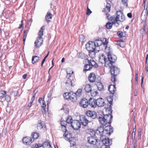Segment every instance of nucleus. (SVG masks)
<instances>
[{
	"label": "nucleus",
	"instance_id": "obj_1",
	"mask_svg": "<svg viewBox=\"0 0 148 148\" xmlns=\"http://www.w3.org/2000/svg\"><path fill=\"white\" fill-rule=\"evenodd\" d=\"M102 58L103 60L101 63H104L105 66L110 67L111 75H117L119 73V68L112 65L113 63L116 61V58L115 56L108 54L107 59L103 56L102 57Z\"/></svg>",
	"mask_w": 148,
	"mask_h": 148
},
{
	"label": "nucleus",
	"instance_id": "obj_2",
	"mask_svg": "<svg viewBox=\"0 0 148 148\" xmlns=\"http://www.w3.org/2000/svg\"><path fill=\"white\" fill-rule=\"evenodd\" d=\"M102 41L101 40H95L94 42L89 41L86 45V48L88 51H99V47L102 44Z\"/></svg>",
	"mask_w": 148,
	"mask_h": 148
},
{
	"label": "nucleus",
	"instance_id": "obj_3",
	"mask_svg": "<svg viewBox=\"0 0 148 148\" xmlns=\"http://www.w3.org/2000/svg\"><path fill=\"white\" fill-rule=\"evenodd\" d=\"M143 1V5L144 6V9L142 13L141 17V23L143 25V28L141 29L140 32L143 34L145 33V27L147 25V19L148 16V11L147 8L145 9V2Z\"/></svg>",
	"mask_w": 148,
	"mask_h": 148
},
{
	"label": "nucleus",
	"instance_id": "obj_4",
	"mask_svg": "<svg viewBox=\"0 0 148 148\" xmlns=\"http://www.w3.org/2000/svg\"><path fill=\"white\" fill-rule=\"evenodd\" d=\"M44 29V27H42L38 33V36L34 42L35 46L36 48H39L43 43V41L42 36L43 34Z\"/></svg>",
	"mask_w": 148,
	"mask_h": 148
},
{
	"label": "nucleus",
	"instance_id": "obj_5",
	"mask_svg": "<svg viewBox=\"0 0 148 148\" xmlns=\"http://www.w3.org/2000/svg\"><path fill=\"white\" fill-rule=\"evenodd\" d=\"M101 139L103 145H102L101 148H109L110 146L112 144L111 140L106 137H103Z\"/></svg>",
	"mask_w": 148,
	"mask_h": 148
},
{
	"label": "nucleus",
	"instance_id": "obj_6",
	"mask_svg": "<svg viewBox=\"0 0 148 148\" xmlns=\"http://www.w3.org/2000/svg\"><path fill=\"white\" fill-rule=\"evenodd\" d=\"M116 17L119 21L123 22L125 20V16L121 11H117L116 12Z\"/></svg>",
	"mask_w": 148,
	"mask_h": 148
},
{
	"label": "nucleus",
	"instance_id": "obj_7",
	"mask_svg": "<svg viewBox=\"0 0 148 148\" xmlns=\"http://www.w3.org/2000/svg\"><path fill=\"white\" fill-rule=\"evenodd\" d=\"M86 63H88L92 68L93 67L95 68H97L98 66V64L96 63L94 59H86L84 61Z\"/></svg>",
	"mask_w": 148,
	"mask_h": 148
},
{
	"label": "nucleus",
	"instance_id": "obj_8",
	"mask_svg": "<svg viewBox=\"0 0 148 148\" xmlns=\"http://www.w3.org/2000/svg\"><path fill=\"white\" fill-rule=\"evenodd\" d=\"M71 126L74 129L77 130L80 127L81 124L78 121L74 120L72 121Z\"/></svg>",
	"mask_w": 148,
	"mask_h": 148
},
{
	"label": "nucleus",
	"instance_id": "obj_9",
	"mask_svg": "<svg viewBox=\"0 0 148 148\" xmlns=\"http://www.w3.org/2000/svg\"><path fill=\"white\" fill-rule=\"evenodd\" d=\"M104 119H105L106 123L107 124H110L112 122V119L113 117L112 116L109 114L104 115L103 116Z\"/></svg>",
	"mask_w": 148,
	"mask_h": 148
},
{
	"label": "nucleus",
	"instance_id": "obj_10",
	"mask_svg": "<svg viewBox=\"0 0 148 148\" xmlns=\"http://www.w3.org/2000/svg\"><path fill=\"white\" fill-rule=\"evenodd\" d=\"M86 114L88 116L91 117L93 119L96 118L97 116L96 113L95 112L90 110L87 111Z\"/></svg>",
	"mask_w": 148,
	"mask_h": 148
},
{
	"label": "nucleus",
	"instance_id": "obj_11",
	"mask_svg": "<svg viewBox=\"0 0 148 148\" xmlns=\"http://www.w3.org/2000/svg\"><path fill=\"white\" fill-rule=\"evenodd\" d=\"M65 137V139L67 140L71 141V140H74L72 138V134L71 133H69L66 131L64 135Z\"/></svg>",
	"mask_w": 148,
	"mask_h": 148
},
{
	"label": "nucleus",
	"instance_id": "obj_12",
	"mask_svg": "<svg viewBox=\"0 0 148 148\" xmlns=\"http://www.w3.org/2000/svg\"><path fill=\"white\" fill-rule=\"evenodd\" d=\"M96 101L98 107H103L105 105L104 99L101 98L97 99Z\"/></svg>",
	"mask_w": 148,
	"mask_h": 148
},
{
	"label": "nucleus",
	"instance_id": "obj_13",
	"mask_svg": "<svg viewBox=\"0 0 148 148\" xmlns=\"http://www.w3.org/2000/svg\"><path fill=\"white\" fill-rule=\"evenodd\" d=\"M112 97L111 96L110 97H108L107 98L108 101V102L109 103L110 105H109V107H105V109L106 110L109 111H110L111 110L112 108V102L113 101V99L112 98Z\"/></svg>",
	"mask_w": 148,
	"mask_h": 148
},
{
	"label": "nucleus",
	"instance_id": "obj_14",
	"mask_svg": "<svg viewBox=\"0 0 148 148\" xmlns=\"http://www.w3.org/2000/svg\"><path fill=\"white\" fill-rule=\"evenodd\" d=\"M80 104L82 107L86 108L88 106L89 101L86 99H83L81 101Z\"/></svg>",
	"mask_w": 148,
	"mask_h": 148
},
{
	"label": "nucleus",
	"instance_id": "obj_15",
	"mask_svg": "<svg viewBox=\"0 0 148 148\" xmlns=\"http://www.w3.org/2000/svg\"><path fill=\"white\" fill-rule=\"evenodd\" d=\"M23 141L24 144L27 145L31 144L33 141L32 139L28 137L24 138L23 139Z\"/></svg>",
	"mask_w": 148,
	"mask_h": 148
},
{
	"label": "nucleus",
	"instance_id": "obj_16",
	"mask_svg": "<svg viewBox=\"0 0 148 148\" xmlns=\"http://www.w3.org/2000/svg\"><path fill=\"white\" fill-rule=\"evenodd\" d=\"M88 142L90 144L95 145L97 142V139L95 138L92 136L88 137L87 138Z\"/></svg>",
	"mask_w": 148,
	"mask_h": 148
},
{
	"label": "nucleus",
	"instance_id": "obj_17",
	"mask_svg": "<svg viewBox=\"0 0 148 148\" xmlns=\"http://www.w3.org/2000/svg\"><path fill=\"white\" fill-rule=\"evenodd\" d=\"M92 107L95 108L97 106L96 99H90L89 100V105Z\"/></svg>",
	"mask_w": 148,
	"mask_h": 148
},
{
	"label": "nucleus",
	"instance_id": "obj_18",
	"mask_svg": "<svg viewBox=\"0 0 148 148\" xmlns=\"http://www.w3.org/2000/svg\"><path fill=\"white\" fill-rule=\"evenodd\" d=\"M108 90L109 91L110 93L112 95H113L115 91L116 90L115 85H110L108 87Z\"/></svg>",
	"mask_w": 148,
	"mask_h": 148
},
{
	"label": "nucleus",
	"instance_id": "obj_19",
	"mask_svg": "<svg viewBox=\"0 0 148 148\" xmlns=\"http://www.w3.org/2000/svg\"><path fill=\"white\" fill-rule=\"evenodd\" d=\"M88 79L89 81L91 82H95L96 77L95 74L93 73H91L89 75Z\"/></svg>",
	"mask_w": 148,
	"mask_h": 148
},
{
	"label": "nucleus",
	"instance_id": "obj_20",
	"mask_svg": "<svg viewBox=\"0 0 148 148\" xmlns=\"http://www.w3.org/2000/svg\"><path fill=\"white\" fill-rule=\"evenodd\" d=\"M77 57L79 58L84 59L83 60V63L84 64H85L86 62L84 61L86 59H88L87 55L83 53H79Z\"/></svg>",
	"mask_w": 148,
	"mask_h": 148
},
{
	"label": "nucleus",
	"instance_id": "obj_21",
	"mask_svg": "<svg viewBox=\"0 0 148 148\" xmlns=\"http://www.w3.org/2000/svg\"><path fill=\"white\" fill-rule=\"evenodd\" d=\"M52 17V15L49 12H48L45 17V19L47 23L50 22Z\"/></svg>",
	"mask_w": 148,
	"mask_h": 148
},
{
	"label": "nucleus",
	"instance_id": "obj_22",
	"mask_svg": "<svg viewBox=\"0 0 148 148\" xmlns=\"http://www.w3.org/2000/svg\"><path fill=\"white\" fill-rule=\"evenodd\" d=\"M96 133L98 134H99L101 136V135H103L104 134V129L103 127L101 126L97 128Z\"/></svg>",
	"mask_w": 148,
	"mask_h": 148
},
{
	"label": "nucleus",
	"instance_id": "obj_23",
	"mask_svg": "<svg viewBox=\"0 0 148 148\" xmlns=\"http://www.w3.org/2000/svg\"><path fill=\"white\" fill-rule=\"evenodd\" d=\"M81 120L82 124L85 126H86L88 123L90 122L85 116H83L82 117Z\"/></svg>",
	"mask_w": 148,
	"mask_h": 148
},
{
	"label": "nucleus",
	"instance_id": "obj_24",
	"mask_svg": "<svg viewBox=\"0 0 148 148\" xmlns=\"http://www.w3.org/2000/svg\"><path fill=\"white\" fill-rule=\"evenodd\" d=\"M99 121L101 124L103 125H105L107 124L105 119H104L103 116H99L98 118Z\"/></svg>",
	"mask_w": 148,
	"mask_h": 148
},
{
	"label": "nucleus",
	"instance_id": "obj_25",
	"mask_svg": "<svg viewBox=\"0 0 148 148\" xmlns=\"http://www.w3.org/2000/svg\"><path fill=\"white\" fill-rule=\"evenodd\" d=\"M117 34L119 37L120 38L121 40L124 41V40L125 39V36H123V32L121 31H118L117 33Z\"/></svg>",
	"mask_w": 148,
	"mask_h": 148
},
{
	"label": "nucleus",
	"instance_id": "obj_26",
	"mask_svg": "<svg viewBox=\"0 0 148 148\" xmlns=\"http://www.w3.org/2000/svg\"><path fill=\"white\" fill-rule=\"evenodd\" d=\"M97 86L98 90L101 91L103 90L104 88L103 84L101 82H98L97 83Z\"/></svg>",
	"mask_w": 148,
	"mask_h": 148
},
{
	"label": "nucleus",
	"instance_id": "obj_27",
	"mask_svg": "<svg viewBox=\"0 0 148 148\" xmlns=\"http://www.w3.org/2000/svg\"><path fill=\"white\" fill-rule=\"evenodd\" d=\"M70 97V100L73 101H75L77 100V96L75 93L71 92V96Z\"/></svg>",
	"mask_w": 148,
	"mask_h": 148
},
{
	"label": "nucleus",
	"instance_id": "obj_28",
	"mask_svg": "<svg viewBox=\"0 0 148 148\" xmlns=\"http://www.w3.org/2000/svg\"><path fill=\"white\" fill-rule=\"evenodd\" d=\"M113 130L111 129L110 127L107 126L106 127L105 129L104 130V133L106 132V133H108L109 135L111 134V132H112Z\"/></svg>",
	"mask_w": 148,
	"mask_h": 148
},
{
	"label": "nucleus",
	"instance_id": "obj_29",
	"mask_svg": "<svg viewBox=\"0 0 148 148\" xmlns=\"http://www.w3.org/2000/svg\"><path fill=\"white\" fill-rule=\"evenodd\" d=\"M98 52L97 51H89V55L90 57H91L92 59H93V58L95 57V53Z\"/></svg>",
	"mask_w": 148,
	"mask_h": 148
},
{
	"label": "nucleus",
	"instance_id": "obj_30",
	"mask_svg": "<svg viewBox=\"0 0 148 148\" xmlns=\"http://www.w3.org/2000/svg\"><path fill=\"white\" fill-rule=\"evenodd\" d=\"M86 64L84 66V71H89L91 70L92 69V67L90 66L88 63H86Z\"/></svg>",
	"mask_w": 148,
	"mask_h": 148
},
{
	"label": "nucleus",
	"instance_id": "obj_31",
	"mask_svg": "<svg viewBox=\"0 0 148 148\" xmlns=\"http://www.w3.org/2000/svg\"><path fill=\"white\" fill-rule=\"evenodd\" d=\"M110 20L112 21V23L115 24L116 23H118V21H119L116 17H115L114 16H112L110 17Z\"/></svg>",
	"mask_w": 148,
	"mask_h": 148
},
{
	"label": "nucleus",
	"instance_id": "obj_32",
	"mask_svg": "<svg viewBox=\"0 0 148 148\" xmlns=\"http://www.w3.org/2000/svg\"><path fill=\"white\" fill-rule=\"evenodd\" d=\"M85 91L86 92H89L92 90V88L90 85L87 84L85 86L84 88Z\"/></svg>",
	"mask_w": 148,
	"mask_h": 148
},
{
	"label": "nucleus",
	"instance_id": "obj_33",
	"mask_svg": "<svg viewBox=\"0 0 148 148\" xmlns=\"http://www.w3.org/2000/svg\"><path fill=\"white\" fill-rule=\"evenodd\" d=\"M42 146L44 148H51V145L49 142H45L42 145Z\"/></svg>",
	"mask_w": 148,
	"mask_h": 148
},
{
	"label": "nucleus",
	"instance_id": "obj_34",
	"mask_svg": "<svg viewBox=\"0 0 148 148\" xmlns=\"http://www.w3.org/2000/svg\"><path fill=\"white\" fill-rule=\"evenodd\" d=\"M111 6L110 3H107L106 7L104 9V10L106 12H110V10Z\"/></svg>",
	"mask_w": 148,
	"mask_h": 148
},
{
	"label": "nucleus",
	"instance_id": "obj_35",
	"mask_svg": "<svg viewBox=\"0 0 148 148\" xmlns=\"http://www.w3.org/2000/svg\"><path fill=\"white\" fill-rule=\"evenodd\" d=\"M39 57L37 56H34L32 57V62L33 64L38 62L39 60Z\"/></svg>",
	"mask_w": 148,
	"mask_h": 148
},
{
	"label": "nucleus",
	"instance_id": "obj_36",
	"mask_svg": "<svg viewBox=\"0 0 148 148\" xmlns=\"http://www.w3.org/2000/svg\"><path fill=\"white\" fill-rule=\"evenodd\" d=\"M71 96V92H66L63 94V96L65 99L70 100V97Z\"/></svg>",
	"mask_w": 148,
	"mask_h": 148
},
{
	"label": "nucleus",
	"instance_id": "obj_37",
	"mask_svg": "<svg viewBox=\"0 0 148 148\" xmlns=\"http://www.w3.org/2000/svg\"><path fill=\"white\" fill-rule=\"evenodd\" d=\"M33 141L34 139H37L39 136V134L37 133H34L32 134Z\"/></svg>",
	"mask_w": 148,
	"mask_h": 148
},
{
	"label": "nucleus",
	"instance_id": "obj_38",
	"mask_svg": "<svg viewBox=\"0 0 148 148\" xmlns=\"http://www.w3.org/2000/svg\"><path fill=\"white\" fill-rule=\"evenodd\" d=\"M42 110L43 112L45 113L47 111V109L46 108V103L44 101L42 102Z\"/></svg>",
	"mask_w": 148,
	"mask_h": 148
},
{
	"label": "nucleus",
	"instance_id": "obj_39",
	"mask_svg": "<svg viewBox=\"0 0 148 148\" xmlns=\"http://www.w3.org/2000/svg\"><path fill=\"white\" fill-rule=\"evenodd\" d=\"M66 84L67 86L69 87L73 86L72 81L71 79H68L66 82Z\"/></svg>",
	"mask_w": 148,
	"mask_h": 148
},
{
	"label": "nucleus",
	"instance_id": "obj_40",
	"mask_svg": "<svg viewBox=\"0 0 148 148\" xmlns=\"http://www.w3.org/2000/svg\"><path fill=\"white\" fill-rule=\"evenodd\" d=\"M86 132L91 135L94 134L95 133L93 130L90 129H86Z\"/></svg>",
	"mask_w": 148,
	"mask_h": 148
},
{
	"label": "nucleus",
	"instance_id": "obj_41",
	"mask_svg": "<svg viewBox=\"0 0 148 148\" xmlns=\"http://www.w3.org/2000/svg\"><path fill=\"white\" fill-rule=\"evenodd\" d=\"M44 126L42 122L41 121H40L37 125V128L38 129H40L42 128Z\"/></svg>",
	"mask_w": 148,
	"mask_h": 148
},
{
	"label": "nucleus",
	"instance_id": "obj_42",
	"mask_svg": "<svg viewBox=\"0 0 148 148\" xmlns=\"http://www.w3.org/2000/svg\"><path fill=\"white\" fill-rule=\"evenodd\" d=\"M103 42H103L102 44H103L104 46L105 47V50H106L108 49L109 48V47L108 48L107 47V45L108 44V42L107 40L105 38H104V39L103 40Z\"/></svg>",
	"mask_w": 148,
	"mask_h": 148
},
{
	"label": "nucleus",
	"instance_id": "obj_43",
	"mask_svg": "<svg viewBox=\"0 0 148 148\" xmlns=\"http://www.w3.org/2000/svg\"><path fill=\"white\" fill-rule=\"evenodd\" d=\"M82 90L81 89H79L77 90L76 92L75 93V94L77 96L80 97L82 95Z\"/></svg>",
	"mask_w": 148,
	"mask_h": 148
},
{
	"label": "nucleus",
	"instance_id": "obj_44",
	"mask_svg": "<svg viewBox=\"0 0 148 148\" xmlns=\"http://www.w3.org/2000/svg\"><path fill=\"white\" fill-rule=\"evenodd\" d=\"M112 24L110 22H108L106 24V27L108 29H110L112 27Z\"/></svg>",
	"mask_w": 148,
	"mask_h": 148
},
{
	"label": "nucleus",
	"instance_id": "obj_45",
	"mask_svg": "<svg viewBox=\"0 0 148 148\" xmlns=\"http://www.w3.org/2000/svg\"><path fill=\"white\" fill-rule=\"evenodd\" d=\"M70 72H71V73H69V70H67L66 71V73L67 74V77L68 79H69V77H71V74H72L73 72L72 71H69Z\"/></svg>",
	"mask_w": 148,
	"mask_h": 148
},
{
	"label": "nucleus",
	"instance_id": "obj_46",
	"mask_svg": "<svg viewBox=\"0 0 148 148\" xmlns=\"http://www.w3.org/2000/svg\"><path fill=\"white\" fill-rule=\"evenodd\" d=\"M72 121H72V119L71 117V116H68L66 120V123H70L71 124Z\"/></svg>",
	"mask_w": 148,
	"mask_h": 148
},
{
	"label": "nucleus",
	"instance_id": "obj_47",
	"mask_svg": "<svg viewBox=\"0 0 148 148\" xmlns=\"http://www.w3.org/2000/svg\"><path fill=\"white\" fill-rule=\"evenodd\" d=\"M6 93V92L5 91H0V97H4Z\"/></svg>",
	"mask_w": 148,
	"mask_h": 148
},
{
	"label": "nucleus",
	"instance_id": "obj_48",
	"mask_svg": "<svg viewBox=\"0 0 148 148\" xmlns=\"http://www.w3.org/2000/svg\"><path fill=\"white\" fill-rule=\"evenodd\" d=\"M37 92V91H36V90H34L33 91V92L32 94V97L31 99V101H33L35 97L36 96V94Z\"/></svg>",
	"mask_w": 148,
	"mask_h": 148
},
{
	"label": "nucleus",
	"instance_id": "obj_49",
	"mask_svg": "<svg viewBox=\"0 0 148 148\" xmlns=\"http://www.w3.org/2000/svg\"><path fill=\"white\" fill-rule=\"evenodd\" d=\"M91 95L92 96V97H95L96 96L97 94H98V92L97 91H92L91 90Z\"/></svg>",
	"mask_w": 148,
	"mask_h": 148
},
{
	"label": "nucleus",
	"instance_id": "obj_50",
	"mask_svg": "<svg viewBox=\"0 0 148 148\" xmlns=\"http://www.w3.org/2000/svg\"><path fill=\"white\" fill-rule=\"evenodd\" d=\"M66 122L65 121H63L61 122V125L62 126L64 127V130H66Z\"/></svg>",
	"mask_w": 148,
	"mask_h": 148
},
{
	"label": "nucleus",
	"instance_id": "obj_51",
	"mask_svg": "<svg viewBox=\"0 0 148 148\" xmlns=\"http://www.w3.org/2000/svg\"><path fill=\"white\" fill-rule=\"evenodd\" d=\"M135 73H136L135 77V83H136V84H137L138 83V71H136Z\"/></svg>",
	"mask_w": 148,
	"mask_h": 148
},
{
	"label": "nucleus",
	"instance_id": "obj_52",
	"mask_svg": "<svg viewBox=\"0 0 148 148\" xmlns=\"http://www.w3.org/2000/svg\"><path fill=\"white\" fill-rule=\"evenodd\" d=\"M117 75H112L111 80L113 82H114L116 81V77Z\"/></svg>",
	"mask_w": 148,
	"mask_h": 148
},
{
	"label": "nucleus",
	"instance_id": "obj_53",
	"mask_svg": "<svg viewBox=\"0 0 148 148\" xmlns=\"http://www.w3.org/2000/svg\"><path fill=\"white\" fill-rule=\"evenodd\" d=\"M49 53H48L47 54V55L45 56V57L44 58L43 60H42V63H41V66H42L43 64L44 63V62H45V60H46V58L49 55Z\"/></svg>",
	"mask_w": 148,
	"mask_h": 148
},
{
	"label": "nucleus",
	"instance_id": "obj_54",
	"mask_svg": "<svg viewBox=\"0 0 148 148\" xmlns=\"http://www.w3.org/2000/svg\"><path fill=\"white\" fill-rule=\"evenodd\" d=\"M127 0H122L123 4L126 6H127Z\"/></svg>",
	"mask_w": 148,
	"mask_h": 148
},
{
	"label": "nucleus",
	"instance_id": "obj_55",
	"mask_svg": "<svg viewBox=\"0 0 148 148\" xmlns=\"http://www.w3.org/2000/svg\"><path fill=\"white\" fill-rule=\"evenodd\" d=\"M73 140H71V141H69L71 144V146H74L75 145V143L73 141Z\"/></svg>",
	"mask_w": 148,
	"mask_h": 148
},
{
	"label": "nucleus",
	"instance_id": "obj_56",
	"mask_svg": "<svg viewBox=\"0 0 148 148\" xmlns=\"http://www.w3.org/2000/svg\"><path fill=\"white\" fill-rule=\"evenodd\" d=\"M10 98L8 95H6L5 96V99L7 102H9L10 100Z\"/></svg>",
	"mask_w": 148,
	"mask_h": 148
},
{
	"label": "nucleus",
	"instance_id": "obj_57",
	"mask_svg": "<svg viewBox=\"0 0 148 148\" xmlns=\"http://www.w3.org/2000/svg\"><path fill=\"white\" fill-rule=\"evenodd\" d=\"M91 12H92L88 8V7H87V11L86 12L87 15H89L91 13Z\"/></svg>",
	"mask_w": 148,
	"mask_h": 148
},
{
	"label": "nucleus",
	"instance_id": "obj_58",
	"mask_svg": "<svg viewBox=\"0 0 148 148\" xmlns=\"http://www.w3.org/2000/svg\"><path fill=\"white\" fill-rule=\"evenodd\" d=\"M135 132L136 129L135 128L133 129V132L132 133V137H134V138H135V136L136 135Z\"/></svg>",
	"mask_w": 148,
	"mask_h": 148
},
{
	"label": "nucleus",
	"instance_id": "obj_59",
	"mask_svg": "<svg viewBox=\"0 0 148 148\" xmlns=\"http://www.w3.org/2000/svg\"><path fill=\"white\" fill-rule=\"evenodd\" d=\"M44 98H42L41 97H40L39 98L38 100V102L41 104L42 102L44 101Z\"/></svg>",
	"mask_w": 148,
	"mask_h": 148
},
{
	"label": "nucleus",
	"instance_id": "obj_60",
	"mask_svg": "<svg viewBox=\"0 0 148 148\" xmlns=\"http://www.w3.org/2000/svg\"><path fill=\"white\" fill-rule=\"evenodd\" d=\"M122 42H121L120 44L119 45V46L121 47H124V45L123 44V42L122 40H121Z\"/></svg>",
	"mask_w": 148,
	"mask_h": 148
},
{
	"label": "nucleus",
	"instance_id": "obj_61",
	"mask_svg": "<svg viewBox=\"0 0 148 148\" xmlns=\"http://www.w3.org/2000/svg\"><path fill=\"white\" fill-rule=\"evenodd\" d=\"M107 135H109V134L108 133H106V132H104V134H103V135H101V139H102V138L104 136V137H106L105 136Z\"/></svg>",
	"mask_w": 148,
	"mask_h": 148
},
{
	"label": "nucleus",
	"instance_id": "obj_62",
	"mask_svg": "<svg viewBox=\"0 0 148 148\" xmlns=\"http://www.w3.org/2000/svg\"><path fill=\"white\" fill-rule=\"evenodd\" d=\"M127 16L130 18H131L132 17V14L131 13H128L127 14Z\"/></svg>",
	"mask_w": 148,
	"mask_h": 148
},
{
	"label": "nucleus",
	"instance_id": "obj_63",
	"mask_svg": "<svg viewBox=\"0 0 148 148\" xmlns=\"http://www.w3.org/2000/svg\"><path fill=\"white\" fill-rule=\"evenodd\" d=\"M27 76V74H25L23 75V78L24 79H25L26 78Z\"/></svg>",
	"mask_w": 148,
	"mask_h": 148
},
{
	"label": "nucleus",
	"instance_id": "obj_64",
	"mask_svg": "<svg viewBox=\"0 0 148 148\" xmlns=\"http://www.w3.org/2000/svg\"><path fill=\"white\" fill-rule=\"evenodd\" d=\"M116 42V44L118 45L120 44L121 42L120 41H117Z\"/></svg>",
	"mask_w": 148,
	"mask_h": 148
}]
</instances>
